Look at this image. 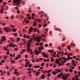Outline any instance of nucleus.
<instances>
[{
    "instance_id": "obj_1",
    "label": "nucleus",
    "mask_w": 80,
    "mask_h": 80,
    "mask_svg": "<svg viewBox=\"0 0 80 80\" xmlns=\"http://www.w3.org/2000/svg\"><path fill=\"white\" fill-rule=\"evenodd\" d=\"M21 2H22V0H13L12 3H14L13 6H16V5H20Z\"/></svg>"
},
{
    "instance_id": "obj_2",
    "label": "nucleus",
    "mask_w": 80,
    "mask_h": 80,
    "mask_svg": "<svg viewBox=\"0 0 80 80\" xmlns=\"http://www.w3.org/2000/svg\"><path fill=\"white\" fill-rule=\"evenodd\" d=\"M32 42V40H29L28 41V43H27V46L28 47H30V45H31V43Z\"/></svg>"
},
{
    "instance_id": "obj_3",
    "label": "nucleus",
    "mask_w": 80,
    "mask_h": 80,
    "mask_svg": "<svg viewBox=\"0 0 80 80\" xmlns=\"http://www.w3.org/2000/svg\"><path fill=\"white\" fill-rule=\"evenodd\" d=\"M40 39H41V37L40 36H37L34 38V40H40Z\"/></svg>"
},
{
    "instance_id": "obj_4",
    "label": "nucleus",
    "mask_w": 80,
    "mask_h": 80,
    "mask_svg": "<svg viewBox=\"0 0 80 80\" xmlns=\"http://www.w3.org/2000/svg\"><path fill=\"white\" fill-rule=\"evenodd\" d=\"M62 75H63V72H62L59 74H58V78H59L61 77Z\"/></svg>"
},
{
    "instance_id": "obj_5",
    "label": "nucleus",
    "mask_w": 80,
    "mask_h": 80,
    "mask_svg": "<svg viewBox=\"0 0 80 80\" xmlns=\"http://www.w3.org/2000/svg\"><path fill=\"white\" fill-rule=\"evenodd\" d=\"M35 55H38L40 54V52L36 50L35 51Z\"/></svg>"
},
{
    "instance_id": "obj_6",
    "label": "nucleus",
    "mask_w": 80,
    "mask_h": 80,
    "mask_svg": "<svg viewBox=\"0 0 80 80\" xmlns=\"http://www.w3.org/2000/svg\"><path fill=\"white\" fill-rule=\"evenodd\" d=\"M62 80H67V78H66V76H65V75H62Z\"/></svg>"
},
{
    "instance_id": "obj_7",
    "label": "nucleus",
    "mask_w": 80,
    "mask_h": 80,
    "mask_svg": "<svg viewBox=\"0 0 80 80\" xmlns=\"http://www.w3.org/2000/svg\"><path fill=\"white\" fill-rule=\"evenodd\" d=\"M27 52H32V49H30L29 48H28L27 49Z\"/></svg>"
},
{
    "instance_id": "obj_8",
    "label": "nucleus",
    "mask_w": 80,
    "mask_h": 80,
    "mask_svg": "<svg viewBox=\"0 0 80 80\" xmlns=\"http://www.w3.org/2000/svg\"><path fill=\"white\" fill-rule=\"evenodd\" d=\"M33 29V28L32 27H30V28H29V32H32Z\"/></svg>"
},
{
    "instance_id": "obj_9",
    "label": "nucleus",
    "mask_w": 80,
    "mask_h": 80,
    "mask_svg": "<svg viewBox=\"0 0 80 80\" xmlns=\"http://www.w3.org/2000/svg\"><path fill=\"white\" fill-rule=\"evenodd\" d=\"M40 72H39V71H38V72H37L36 73L35 75H36V76H37V77H38V75H40Z\"/></svg>"
},
{
    "instance_id": "obj_10",
    "label": "nucleus",
    "mask_w": 80,
    "mask_h": 80,
    "mask_svg": "<svg viewBox=\"0 0 80 80\" xmlns=\"http://www.w3.org/2000/svg\"><path fill=\"white\" fill-rule=\"evenodd\" d=\"M41 78L42 79H44L45 78V75L44 74H42V76H41Z\"/></svg>"
},
{
    "instance_id": "obj_11",
    "label": "nucleus",
    "mask_w": 80,
    "mask_h": 80,
    "mask_svg": "<svg viewBox=\"0 0 80 80\" xmlns=\"http://www.w3.org/2000/svg\"><path fill=\"white\" fill-rule=\"evenodd\" d=\"M2 40H6V38L5 36H3L2 37Z\"/></svg>"
},
{
    "instance_id": "obj_12",
    "label": "nucleus",
    "mask_w": 80,
    "mask_h": 80,
    "mask_svg": "<svg viewBox=\"0 0 80 80\" xmlns=\"http://www.w3.org/2000/svg\"><path fill=\"white\" fill-rule=\"evenodd\" d=\"M3 8H1V11H0L1 14H3Z\"/></svg>"
},
{
    "instance_id": "obj_13",
    "label": "nucleus",
    "mask_w": 80,
    "mask_h": 80,
    "mask_svg": "<svg viewBox=\"0 0 80 80\" xmlns=\"http://www.w3.org/2000/svg\"><path fill=\"white\" fill-rule=\"evenodd\" d=\"M52 73L53 74H55V75H56L57 73V72L56 71H53L52 72Z\"/></svg>"
},
{
    "instance_id": "obj_14",
    "label": "nucleus",
    "mask_w": 80,
    "mask_h": 80,
    "mask_svg": "<svg viewBox=\"0 0 80 80\" xmlns=\"http://www.w3.org/2000/svg\"><path fill=\"white\" fill-rule=\"evenodd\" d=\"M34 21H37L38 22H40L42 21V19H38L37 20H35Z\"/></svg>"
},
{
    "instance_id": "obj_15",
    "label": "nucleus",
    "mask_w": 80,
    "mask_h": 80,
    "mask_svg": "<svg viewBox=\"0 0 80 80\" xmlns=\"http://www.w3.org/2000/svg\"><path fill=\"white\" fill-rule=\"evenodd\" d=\"M12 30H13V32H17V30L15 29V28H13L12 29Z\"/></svg>"
},
{
    "instance_id": "obj_16",
    "label": "nucleus",
    "mask_w": 80,
    "mask_h": 80,
    "mask_svg": "<svg viewBox=\"0 0 80 80\" xmlns=\"http://www.w3.org/2000/svg\"><path fill=\"white\" fill-rule=\"evenodd\" d=\"M10 32V31H9L8 28H6V32H7V33H8V32Z\"/></svg>"
},
{
    "instance_id": "obj_17",
    "label": "nucleus",
    "mask_w": 80,
    "mask_h": 80,
    "mask_svg": "<svg viewBox=\"0 0 80 80\" xmlns=\"http://www.w3.org/2000/svg\"><path fill=\"white\" fill-rule=\"evenodd\" d=\"M68 50H70V49L71 48L70 47V45H68Z\"/></svg>"
},
{
    "instance_id": "obj_18",
    "label": "nucleus",
    "mask_w": 80,
    "mask_h": 80,
    "mask_svg": "<svg viewBox=\"0 0 80 80\" xmlns=\"http://www.w3.org/2000/svg\"><path fill=\"white\" fill-rule=\"evenodd\" d=\"M69 72H70V73H71V72H73V70L70 68L69 69Z\"/></svg>"
},
{
    "instance_id": "obj_19",
    "label": "nucleus",
    "mask_w": 80,
    "mask_h": 80,
    "mask_svg": "<svg viewBox=\"0 0 80 80\" xmlns=\"http://www.w3.org/2000/svg\"><path fill=\"white\" fill-rule=\"evenodd\" d=\"M38 68V65H35L34 67V68Z\"/></svg>"
},
{
    "instance_id": "obj_20",
    "label": "nucleus",
    "mask_w": 80,
    "mask_h": 80,
    "mask_svg": "<svg viewBox=\"0 0 80 80\" xmlns=\"http://www.w3.org/2000/svg\"><path fill=\"white\" fill-rule=\"evenodd\" d=\"M42 55H43V57H44V56H45V55H46V54H45V52H42Z\"/></svg>"
},
{
    "instance_id": "obj_21",
    "label": "nucleus",
    "mask_w": 80,
    "mask_h": 80,
    "mask_svg": "<svg viewBox=\"0 0 80 80\" xmlns=\"http://www.w3.org/2000/svg\"><path fill=\"white\" fill-rule=\"evenodd\" d=\"M18 56L19 58H21V55L20 54H18Z\"/></svg>"
},
{
    "instance_id": "obj_22",
    "label": "nucleus",
    "mask_w": 80,
    "mask_h": 80,
    "mask_svg": "<svg viewBox=\"0 0 80 80\" xmlns=\"http://www.w3.org/2000/svg\"><path fill=\"white\" fill-rule=\"evenodd\" d=\"M58 59H56V60L55 61V63H58Z\"/></svg>"
},
{
    "instance_id": "obj_23",
    "label": "nucleus",
    "mask_w": 80,
    "mask_h": 80,
    "mask_svg": "<svg viewBox=\"0 0 80 80\" xmlns=\"http://www.w3.org/2000/svg\"><path fill=\"white\" fill-rule=\"evenodd\" d=\"M44 58H48V56L47 55H45L43 56Z\"/></svg>"
},
{
    "instance_id": "obj_24",
    "label": "nucleus",
    "mask_w": 80,
    "mask_h": 80,
    "mask_svg": "<svg viewBox=\"0 0 80 80\" xmlns=\"http://www.w3.org/2000/svg\"><path fill=\"white\" fill-rule=\"evenodd\" d=\"M50 76H51V74H50V73H48V74L47 77H50Z\"/></svg>"
},
{
    "instance_id": "obj_25",
    "label": "nucleus",
    "mask_w": 80,
    "mask_h": 80,
    "mask_svg": "<svg viewBox=\"0 0 80 80\" xmlns=\"http://www.w3.org/2000/svg\"><path fill=\"white\" fill-rule=\"evenodd\" d=\"M34 25H33V26H36V25H37V24H36V22L35 21L34 22Z\"/></svg>"
},
{
    "instance_id": "obj_26",
    "label": "nucleus",
    "mask_w": 80,
    "mask_h": 80,
    "mask_svg": "<svg viewBox=\"0 0 80 80\" xmlns=\"http://www.w3.org/2000/svg\"><path fill=\"white\" fill-rule=\"evenodd\" d=\"M32 67V64H30L29 65H28L29 67Z\"/></svg>"
},
{
    "instance_id": "obj_27",
    "label": "nucleus",
    "mask_w": 80,
    "mask_h": 80,
    "mask_svg": "<svg viewBox=\"0 0 80 80\" xmlns=\"http://www.w3.org/2000/svg\"><path fill=\"white\" fill-rule=\"evenodd\" d=\"M23 38H26V37H27V36H26V34H25L23 35Z\"/></svg>"
},
{
    "instance_id": "obj_28",
    "label": "nucleus",
    "mask_w": 80,
    "mask_h": 80,
    "mask_svg": "<svg viewBox=\"0 0 80 80\" xmlns=\"http://www.w3.org/2000/svg\"><path fill=\"white\" fill-rule=\"evenodd\" d=\"M44 65V62H42V63L41 64V66L42 67H43V66Z\"/></svg>"
},
{
    "instance_id": "obj_29",
    "label": "nucleus",
    "mask_w": 80,
    "mask_h": 80,
    "mask_svg": "<svg viewBox=\"0 0 80 80\" xmlns=\"http://www.w3.org/2000/svg\"><path fill=\"white\" fill-rule=\"evenodd\" d=\"M28 10L29 13H31V9H30V8H28Z\"/></svg>"
},
{
    "instance_id": "obj_30",
    "label": "nucleus",
    "mask_w": 80,
    "mask_h": 80,
    "mask_svg": "<svg viewBox=\"0 0 80 80\" xmlns=\"http://www.w3.org/2000/svg\"><path fill=\"white\" fill-rule=\"evenodd\" d=\"M11 63H15V60H11Z\"/></svg>"
},
{
    "instance_id": "obj_31",
    "label": "nucleus",
    "mask_w": 80,
    "mask_h": 80,
    "mask_svg": "<svg viewBox=\"0 0 80 80\" xmlns=\"http://www.w3.org/2000/svg\"><path fill=\"white\" fill-rule=\"evenodd\" d=\"M11 19H13V17H14V15H12L11 17Z\"/></svg>"
},
{
    "instance_id": "obj_32",
    "label": "nucleus",
    "mask_w": 80,
    "mask_h": 80,
    "mask_svg": "<svg viewBox=\"0 0 80 80\" xmlns=\"http://www.w3.org/2000/svg\"><path fill=\"white\" fill-rule=\"evenodd\" d=\"M12 43L11 42L9 44V47H11V46L12 45Z\"/></svg>"
},
{
    "instance_id": "obj_33",
    "label": "nucleus",
    "mask_w": 80,
    "mask_h": 80,
    "mask_svg": "<svg viewBox=\"0 0 80 80\" xmlns=\"http://www.w3.org/2000/svg\"><path fill=\"white\" fill-rule=\"evenodd\" d=\"M41 50H43V49H44V48H43V46H41Z\"/></svg>"
},
{
    "instance_id": "obj_34",
    "label": "nucleus",
    "mask_w": 80,
    "mask_h": 80,
    "mask_svg": "<svg viewBox=\"0 0 80 80\" xmlns=\"http://www.w3.org/2000/svg\"><path fill=\"white\" fill-rule=\"evenodd\" d=\"M4 60H7V57H6V56H5V55L4 56Z\"/></svg>"
},
{
    "instance_id": "obj_35",
    "label": "nucleus",
    "mask_w": 80,
    "mask_h": 80,
    "mask_svg": "<svg viewBox=\"0 0 80 80\" xmlns=\"http://www.w3.org/2000/svg\"><path fill=\"white\" fill-rule=\"evenodd\" d=\"M52 69L49 70V71H48V73H50V72H52Z\"/></svg>"
},
{
    "instance_id": "obj_36",
    "label": "nucleus",
    "mask_w": 80,
    "mask_h": 80,
    "mask_svg": "<svg viewBox=\"0 0 80 80\" xmlns=\"http://www.w3.org/2000/svg\"><path fill=\"white\" fill-rule=\"evenodd\" d=\"M28 73H32V71H29L28 72Z\"/></svg>"
},
{
    "instance_id": "obj_37",
    "label": "nucleus",
    "mask_w": 80,
    "mask_h": 80,
    "mask_svg": "<svg viewBox=\"0 0 80 80\" xmlns=\"http://www.w3.org/2000/svg\"><path fill=\"white\" fill-rule=\"evenodd\" d=\"M10 27H12V28H15V26H13L12 25H10Z\"/></svg>"
},
{
    "instance_id": "obj_38",
    "label": "nucleus",
    "mask_w": 80,
    "mask_h": 80,
    "mask_svg": "<svg viewBox=\"0 0 80 80\" xmlns=\"http://www.w3.org/2000/svg\"><path fill=\"white\" fill-rule=\"evenodd\" d=\"M20 11L19 10H18L17 12V13H18V14H20Z\"/></svg>"
},
{
    "instance_id": "obj_39",
    "label": "nucleus",
    "mask_w": 80,
    "mask_h": 80,
    "mask_svg": "<svg viewBox=\"0 0 80 80\" xmlns=\"http://www.w3.org/2000/svg\"><path fill=\"white\" fill-rule=\"evenodd\" d=\"M35 14L34 13H32V17H34L35 16Z\"/></svg>"
},
{
    "instance_id": "obj_40",
    "label": "nucleus",
    "mask_w": 80,
    "mask_h": 80,
    "mask_svg": "<svg viewBox=\"0 0 80 80\" xmlns=\"http://www.w3.org/2000/svg\"><path fill=\"white\" fill-rule=\"evenodd\" d=\"M6 10H8V6H6Z\"/></svg>"
},
{
    "instance_id": "obj_41",
    "label": "nucleus",
    "mask_w": 80,
    "mask_h": 80,
    "mask_svg": "<svg viewBox=\"0 0 80 80\" xmlns=\"http://www.w3.org/2000/svg\"><path fill=\"white\" fill-rule=\"evenodd\" d=\"M73 59H75L76 58V56H73Z\"/></svg>"
},
{
    "instance_id": "obj_42",
    "label": "nucleus",
    "mask_w": 80,
    "mask_h": 80,
    "mask_svg": "<svg viewBox=\"0 0 80 80\" xmlns=\"http://www.w3.org/2000/svg\"><path fill=\"white\" fill-rule=\"evenodd\" d=\"M5 62V61L3 60H2L1 61V62H2V63H4Z\"/></svg>"
},
{
    "instance_id": "obj_43",
    "label": "nucleus",
    "mask_w": 80,
    "mask_h": 80,
    "mask_svg": "<svg viewBox=\"0 0 80 80\" xmlns=\"http://www.w3.org/2000/svg\"><path fill=\"white\" fill-rule=\"evenodd\" d=\"M32 61L33 63H35V59H32Z\"/></svg>"
},
{
    "instance_id": "obj_44",
    "label": "nucleus",
    "mask_w": 80,
    "mask_h": 80,
    "mask_svg": "<svg viewBox=\"0 0 80 80\" xmlns=\"http://www.w3.org/2000/svg\"><path fill=\"white\" fill-rule=\"evenodd\" d=\"M38 49L39 50V52H41V49L40 47H39V48Z\"/></svg>"
},
{
    "instance_id": "obj_45",
    "label": "nucleus",
    "mask_w": 80,
    "mask_h": 80,
    "mask_svg": "<svg viewBox=\"0 0 80 80\" xmlns=\"http://www.w3.org/2000/svg\"><path fill=\"white\" fill-rule=\"evenodd\" d=\"M43 43L41 42V43H40V46H42V44H43Z\"/></svg>"
},
{
    "instance_id": "obj_46",
    "label": "nucleus",
    "mask_w": 80,
    "mask_h": 80,
    "mask_svg": "<svg viewBox=\"0 0 80 80\" xmlns=\"http://www.w3.org/2000/svg\"><path fill=\"white\" fill-rule=\"evenodd\" d=\"M18 72H17V71H16V72H14V74H15V75H16V74H17V73Z\"/></svg>"
},
{
    "instance_id": "obj_47",
    "label": "nucleus",
    "mask_w": 80,
    "mask_h": 80,
    "mask_svg": "<svg viewBox=\"0 0 80 80\" xmlns=\"http://www.w3.org/2000/svg\"><path fill=\"white\" fill-rule=\"evenodd\" d=\"M66 78H68V73H67L66 75Z\"/></svg>"
},
{
    "instance_id": "obj_48",
    "label": "nucleus",
    "mask_w": 80,
    "mask_h": 80,
    "mask_svg": "<svg viewBox=\"0 0 80 80\" xmlns=\"http://www.w3.org/2000/svg\"><path fill=\"white\" fill-rule=\"evenodd\" d=\"M58 64L59 66H61V63L60 62L58 63Z\"/></svg>"
},
{
    "instance_id": "obj_49",
    "label": "nucleus",
    "mask_w": 80,
    "mask_h": 80,
    "mask_svg": "<svg viewBox=\"0 0 80 80\" xmlns=\"http://www.w3.org/2000/svg\"><path fill=\"white\" fill-rule=\"evenodd\" d=\"M53 52H54V51L53 50V49H52L51 53H53Z\"/></svg>"
},
{
    "instance_id": "obj_50",
    "label": "nucleus",
    "mask_w": 80,
    "mask_h": 80,
    "mask_svg": "<svg viewBox=\"0 0 80 80\" xmlns=\"http://www.w3.org/2000/svg\"><path fill=\"white\" fill-rule=\"evenodd\" d=\"M17 40H20V38H18V37L17 38Z\"/></svg>"
},
{
    "instance_id": "obj_51",
    "label": "nucleus",
    "mask_w": 80,
    "mask_h": 80,
    "mask_svg": "<svg viewBox=\"0 0 80 80\" xmlns=\"http://www.w3.org/2000/svg\"><path fill=\"white\" fill-rule=\"evenodd\" d=\"M18 57H16L15 60H18Z\"/></svg>"
},
{
    "instance_id": "obj_52",
    "label": "nucleus",
    "mask_w": 80,
    "mask_h": 80,
    "mask_svg": "<svg viewBox=\"0 0 80 80\" xmlns=\"http://www.w3.org/2000/svg\"><path fill=\"white\" fill-rule=\"evenodd\" d=\"M25 52V49H23L22 50V52L23 53Z\"/></svg>"
},
{
    "instance_id": "obj_53",
    "label": "nucleus",
    "mask_w": 80,
    "mask_h": 80,
    "mask_svg": "<svg viewBox=\"0 0 80 80\" xmlns=\"http://www.w3.org/2000/svg\"><path fill=\"white\" fill-rule=\"evenodd\" d=\"M47 24H45L43 25V27H47Z\"/></svg>"
},
{
    "instance_id": "obj_54",
    "label": "nucleus",
    "mask_w": 80,
    "mask_h": 80,
    "mask_svg": "<svg viewBox=\"0 0 80 80\" xmlns=\"http://www.w3.org/2000/svg\"><path fill=\"white\" fill-rule=\"evenodd\" d=\"M9 75H10V73H9V72L8 71L7 75H8V76H9Z\"/></svg>"
},
{
    "instance_id": "obj_55",
    "label": "nucleus",
    "mask_w": 80,
    "mask_h": 80,
    "mask_svg": "<svg viewBox=\"0 0 80 80\" xmlns=\"http://www.w3.org/2000/svg\"><path fill=\"white\" fill-rule=\"evenodd\" d=\"M10 56L11 57H13V55L11 53L10 54Z\"/></svg>"
},
{
    "instance_id": "obj_56",
    "label": "nucleus",
    "mask_w": 80,
    "mask_h": 80,
    "mask_svg": "<svg viewBox=\"0 0 80 80\" xmlns=\"http://www.w3.org/2000/svg\"><path fill=\"white\" fill-rule=\"evenodd\" d=\"M51 62H54V59H52L51 61Z\"/></svg>"
},
{
    "instance_id": "obj_57",
    "label": "nucleus",
    "mask_w": 80,
    "mask_h": 80,
    "mask_svg": "<svg viewBox=\"0 0 80 80\" xmlns=\"http://www.w3.org/2000/svg\"><path fill=\"white\" fill-rule=\"evenodd\" d=\"M61 71H62V70L61 71L60 69H59L58 72L59 73H60V72H61Z\"/></svg>"
},
{
    "instance_id": "obj_58",
    "label": "nucleus",
    "mask_w": 80,
    "mask_h": 80,
    "mask_svg": "<svg viewBox=\"0 0 80 80\" xmlns=\"http://www.w3.org/2000/svg\"><path fill=\"white\" fill-rule=\"evenodd\" d=\"M38 26L39 27H40V28H41L42 27V25H41V24H39L38 25Z\"/></svg>"
},
{
    "instance_id": "obj_59",
    "label": "nucleus",
    "mask_w": 80,
    "mask_h": 80,
    "mask_svg": "<svg viewBox=\"0 0 80 80\" xmlns=\"http://www.w3.org/2000/svg\"><path fill=\"white\" fill-rule=\"evenodd\" d=\"M20 17L22 19H23V16H21Z\"/></svg>"
},
{
    "instance_id": "obj_60",
    "label": "nucleus",
    "mask_w": 80,
    "mask_h": 80,
    "mask_svg": "<svg viewBox=\"0 0 80 80\" xmlns=\"http://www.w3.org/2000/svg\"><path fill=\"white\" fill-rule=\"evenodd\" d=\"M26 23H29V21L28 20L26 21Z\"/></svg>"
},
{
    "instance_id": "obj_61",
    "label": "nucleus",
    "mask_w": 80,
    "mask_h": 80,
    "mask_svg": "<svg viewBox=\"0 0 80 80\" xmlns=\"http://www.w3.org/2000/svg\"><path fill=\"white\" fill-rule=\"evenodd\" d=\"M1 79H5V78L4 77H2L1 78Z\"/></svg>"
},
{
    "instance_id": "obj_62",
    "label": "nucleus",
    "mask_w": 80,
    "mask_h": 80,
    "mask_svg": "<svg viewBox=\"0 0 80 80\" xmlns=\"http://www.w3.org/2000/svg\"><path fill=\"white\" fill-rule=\"evenodd\" d=\"M52 56H53V57H54V58H55V55H53V54H52Z\"/></svg>"
},
{
    "instance_id": "obj_63",
    "label": "nucleus",
    "mask_w": 80,
    "mask_h": 80,
    "mask_svg": "<svg viewBox=\"0 0 80 80\" xmlns=\"http://www.w3.org/2000/svg\"><path fill=\"white\" fill-rule=\"evenodd\" d=\"M39 60H43V59H42V58H39Z\"/></svg>"
},
{
    "instance_id": "obj_64",
    "label": "nucleus",
    "mask_w": 80,
    "mask_h": 80,
    "mask_svg": "<svg viewBox=\"0 0 80 80\" xmlns=\"http://www.w3.org/2000/svg\"><path fill=\"white\" fill-rule=\"evenodd\" d=\"M45 47H48V44H47L45 45Z\"/></svg>"
}]
</instances>
